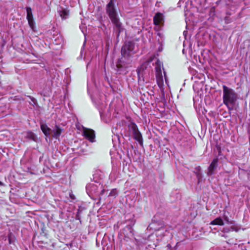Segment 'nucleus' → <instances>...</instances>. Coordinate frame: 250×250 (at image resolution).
<instances>
[{"mask_svg":"<svg viewBox=\"0 0 250 250\" xmlns=\"http://www.w3.org/2000/svg\"><path fill=\"white\" fill-rule=\"evenodd\" d=\"M106 12L110 18L112 23L114 25L117 37L120 36V33L124 30L122 23L120 22L115 6L111 3H107L106 5Z\"/></svg>","mask_w":250,"mask_h":250,"instance_id":"1","label":"nucleus"},{"mask_svg":"<svg viewBox=\"0 0 250 250\" xmlns=\"http://www.w3.org/2000/svg\"><path fill=\"white\" fill-rule=\"evenodd\" d=\"M223 102L228 110H231L238 99V94L235 90L225 85H223Z\"/></svg>","mask_w":250,"mask_h":250,"instance_id":"2","label":"nucleus"},{"mask_svg":"<svg viewBox=\"0 0 250 250\" xmlns=\"http://www.w3.org/2000/svg\"><path fill=\"white\" fill-rule=\"evenodd\" d=\"M41 128L46 137H50L51 135L53 138L57 139L59 138L63 130L57 125L52 130L46 124H41Z\"/></svg>","mask_w":250,"mask_h":250,"instance_id":"3","label":"nucleus"},{"mask_svg":"<svg viewBox=\"0 0 250 250\" xmlns=\"http://www.w3.org/2000/svg\"><path fill=\"white\" fill-rule=\"evenodd\" d=\"M162 63L159 60H157L155 62V75L156 78L157 83L160 88L163 86L164 81L162 73L161 66Z\"/></svg>","mask_w":250,"mask_h":250,"instance_id":"4","label":"nucleus"},{"mask_svg":"<svg viewBox=\"0 0 250 250\" xmlns=\"http://www.w3.org/2000/svg\"><path fill=\"white\" fill-rule=\"evenodd\" d=\"M134 43L129 42L125 43L121 49V54L125 58L131 56L135 53Z\"/></svg>","mask_w":250,"mask_h":250,"instance_id":"5","label":"nucleus"},{"mask_svg":"<svg viewBox=\"0 0 250 250\" xmlns=\"http://www.w3.org/2000/svg\"><path fill=\"white\" fill-rule=\"evenodd\" d=\"M128 129L129 131L132 133L134 139L138 141L141 145H142V136L139 131L136 125L134 123H131L128 125Z\"/></svg>","mask_w":250,"mask_h":250,"instance_id":"6","label":"nucleus"},{"mask_svg":"<svg viewBox=\"0 0 250 250\" xmlns=\"http://www.w3.org/2000/svg\"><path fill=\"white\" fill-rule=\"evenodd\" d=\"M99 188L101 190V194H103L104 190L102 189V186H101L100 185H99L98 187L96 184H89L86 187V192L90 197L98 194Z\"/></svg>","mask_w":250,"mask_h":250,"instance_id":"7","label":"nucleus"},{"mask_svg":"<svg viewBox=\"0 0 250 250\" xmlns=\"http://www.w3.org/2000/svg\"><path fill=\"white\" fill-rule=\"evenodd\" d=\"M83 135L90 142H94L95 141V135L94 131L93 130L83 128Z\"/></svg>","mask_w":250,"mask_h":250,"instance_id":"8","label":"nucleus"},{"mask_svg":"<svg viewBox=\"0 0 250 250\" xmlns=\"http://www.w3.org/2000/svg\"><path fill=\"white\" fill-rule=\"evenodd\" d=\"M27 16L26 19L28 21V24L30 27L34 29V27L35 26V22L33 19V17L32 12V9L30 7H26V8Z\"/></svg>","mask_w":250,"mask_h":250,"instance_id":"9","label":"nucleus"},{"mask_svg":"<svg viewBox=\"0 0 250 250\" xmlns=\"http://www.w3.org/2000/svg\"><path fill=\"white\" fill-rule=\"evenodd\" d=\"M218 159L217 158H215L213 159L208 169L207 174L208 175L210 176L214 174V170L218 166Z\"/></svg>","mask_w":250,"mask_h":250,"instance_id":"10","label":"nucleus"},{"mask_svg":"<svg viewBox=\"0 0 250 250\" xmlns=\"http://www.w3.org/2000/svg\"><path fill=\"white\" fill-rule=\"evenodd\" d=\"M163 21V16L160 13H157L153 18V22L155 25H159Z\"/></svg>","mask_w":250,"mask_h":250,"instance_id":"11","label":"nucleus"},{"mask_svg":"<svg viewBox=\"0 0 250 250\" xmlns=\"http://www.w3.org/2000/svg\"><path fill=\"white\" fill-rule=\"evenodd\" d=\"M58 13L62 19H66L69 16L68 11L65 9L61 8L58 10Z\"/></svg>","mask_w":250,"mask_h":250,"instance_id":"12","label":"nucleus"},{"mask_svg":"<svg viewBox=\"0 0 250 250\" xmlns=\"http://www.w3.org/2000/svg\"><path fill=\"white\" fill-rule=\"evenodd\" d=\"M210 224L211 225H220V226H223L224 225V223L222 220V219L220 217H217L213 221H212Z\"/></svg>","mask_w":250,"mask_h":250,"instance_id":"13","label":"nucleus"},{"mask_svg":"<svg viewBox=\"0 0 250 250\" xmlns=\"http://www.w3.org/2000/svg\"><path fill=\"white\" fill-rule=\"evenodd\" d=\"M26 137L34 141H35L36 139L35 134L31 131H28L26 132Z\"/></svg>","mask_w":250,"mask_h":250,"instance_id":"14","label":"nucleus"},{"mask_svg":"<svg viewBox=\"0 0 250 250\" xmlns=\"http://www.w3.org/2000/svg\"><path fill=\"white\" fill-rule=\"evenodd\" d=\"M118 192L116 189H113L110 192L109 196L111 197H116Z\"/></svg>","mask_w":250,"mask_h":250,"instance_id":"15","label":"nucleus"},{"mask_svg":"<svg viewBox=\"0 0 250 250\" xmlns=\"http://www.w3.org/2000/svg\"><path fill=\"white\" fill-rule=\"evenodd\" d=\"M29 98L30 99V100H31V101L32 102L31 104L33 105H34L36 104L37 101H36V99L32 97L31 96H29Z\"/></svg>","mask_w":250,"mask_h":250,"instance_id":"16","label":"nucleus"},{"mask_svg":"<svg viewBox=\"0 0 250 250\" xmlns=\"http://www.w3.org/2000/svg\"><path fill=\"white\" fill-rule=\"evenodd\" d=\"M224 220L227 223L229 224H233V222H230L229 221V219L227 216L224 217Z\"/></svg>","mask_w":250,"mask_h":250,"instance_id":"17","label":"nucleus"},{"mask_svg":"<svg viewBox=\"0 0 250 250\" xmlns=\"http://www.w3.org/2000/svg\"><path fill=\"white\" fill-rule=\"evenodd\" d=\"M230 231V229L229 228H223L222 232L223 233H228Z\"/></svg>","mask_w":250,"mask_h":250,"instance_id":"18","label":"nucleus"},{"mask_svg":"<svg viewBox=\"0 0 250 250\" xmlns=\"http://www.w3.org/2000/svg\"><path fill=\"white\" fill-rule=\"evenodd\" d=\"M197 178H198V183L200 182V179L202 177L201 174L200 173H197L196 174Z\"/></svg>","mask_w":250,"mask_h":250,"instance_id":"19","label":"nucleus"},{"mask_svg":"<svg viewBox=\"0 0 250 250\" xmlns=\"http://www.w3.org/2000/svg\"><path fill=\"white\" fill-rule=\"evenodd\" d=\"M229 229H230V231L231 230H232V231L234 230V231H238V230L237 229H236L234 227H233V226L229 228Z\"/></svg>","mask_w":250,"mask_h":250,"instance_id":"20","label":"nucleus"},{"mask_svg":"<svg viewBox=\"0 0 250 250\" xmlns=\"http://www.w3.org/2000/svg\"><path fill=\"white\" fill-rule=\"evenodd\" d=\"M116 0H110L109 2L108 3H111L112 5H115V2Z\"/></svg>","mask_w":250,"mask_h":250,"instance_id":"21","label":"nucleus"},{"mask_svg":"<svg viewBox=\"0 0 250 250\" xmlns=\"http://www.w3.org/2000/svg\"><path fill=\"white\" fill-rule=\"evenodd\" d=\"M219 235L220 236H221V237H225V238L227 237V236L225 234V233H223L222 232V233H220L219 234Z\"/></svg>","mask_w":250,"mask_h":250,"instance_id":"22","label":"nucleus"},{"mask_svg":"<svg viewBox=\"0 0 250 250\" xmlns=\"http://www.w3.org/2000/svg\"><path fill=\"white\" fill-rule=\"evenodd\" d=\"M164 75H165V81H166V83H167V77L166 76L165 72H164Z\"/></svg>","mask_w":250,"mask_h":250,"instance_id":"23","label":"nucleus"},{"mask_svg":"<svg viewBox=\"0 0 250 250\" xmlns=\"http://www.w3.org/2000/svg\"><path fill=\"white\" fill-rule=\"evenodd\" d=\"M102 108L99 109V112L100 113L101 116L102 115Z\"/></svg>","mask_w":250,"mask_h":250,"instance_id":"24","label":"nucleus"},{"mask_svg":"<svg viewBox=\"0 0 250 250\" xmlns=\"http://www.w3.org/2000/svg\"><path fill=\"white\" fill-rule=\"evenodd\" d=\"M0 186H3V183H2L1 181H0Z\"/></svg>","mask_w":250,"mask_h":250,"instance_id":"25","label":"nucleus"},{"mask_svg":"<svg viewBox=\"0 0 250 250\" xmlns=\"http://www.w3.org/2000/svg\"><path fill=\"white\" fill-rule=\"evenodd\" d=\"M9 243H11L10 238H9Z\"/></svg>","mask_w":250,"mask_h":250,"instance_id":"26","label":"nucleus"}]
</instances>
